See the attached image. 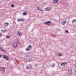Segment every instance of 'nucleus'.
Returning a JSON list of instances; mask_svg holds the SVG:
<instances>
[{"mask_svg":"<svg viewBox=\"0 0 76 76\" xmlns=\"http://www.w3.org/2000/svg\"><path fill=\"white\" fill-rule=\"evenodd\" d=\"M13 46L14 48H16V47H17V43H14L13 44Z\"/></svg>","mask_w":76,"mask_h":76,"instance_id":"obj_7","label":"nucleus"},{"mask_svg":"<svg viewBox=\"0 0 76 76\" xmlns=\"http://www.w3.org/2000/svg\"><path fill=\"white\" fill-rule=\"evenodd\" d=\"M35 65L36 66V67H37V64H36Z\"/></svg>","mask_w":76,"mask_h":76,"instance_id":"obj_36","label":"nucleus"},{"mask_svg":"<svg viewBox=\"0 0 76 76\" xmlns=\"http://www.w3.org/2000/svg\"><path fill=\"white\" fill-rule=\"evenodd\" d=\"M17 42L18 43V44H19V43H20V42H19V40H18L17 41Z\"/></svg>","mask_w":76,"mask_h":76,"instance_id":"obj_26","label":"nucleus"},{"mask_svg":"<svg viewBox=\"0 0 76 76\" xmlns=\"http://www.w3.org/2000/svg\"><path fill=\"white\" fill-rule=\"evenodd\" d=\"M45 24L46 25H51L50 23H51V21H48L47 22H44Z\"/></svg>","mask_w":76,"mask_h":76,"instance_id":"obj_1","label":"nucleus"},{"mask_svg":"<svg viewBox=\"0 0 76 76\" xmlns=\"http://www.w3.org/2000/svg\"><path fill=\"white\" fill-rule=\"evenodd\" d=\"M32 61V59L31 58V60H30L29 61V62H31V61Z\"/></svg>","mask_w":76,"mask_h":76,"instance_id":"obj_24","label":"nucleus"},{"mask_svg":"<svg viewBox=\"0 0 76 76\" xmlns=\"http://www.w3.org/2000/svg\"><path fill=\"white\" fill-rule=\"evenodd\" d=\"M58 55L59 56H62V54H61V53H59L58 54Z\"/></svg>","mask_w":76,"mask_h":76,"instance_id":"obj_21","label":"nucleus"},{"mask_svg":"<svg viewBox=\"0 0 76 76\" xmlns=\"http://www.w3.org/2000/svg\"><path fill=\"white\" fill-rule=\"evenodd\" d=\"M28 57H31V55H28Z\"/></svg>","mask_w":76,"mask_h":76,"instance_id":"obj_34","label":"nucleus"},{"mask_svg":"<svg viewBox=\"0 0 76 76\" xmlns=\"http://www.w3.org/2000/svg\"><path fill=\"white\" fill-rule=\"evenodd\" d=\"M4 58V59H5V60H9V57H8V56H7L5 55H4L3 56Z\"/></svg>","mask_w":76,"mask_h":76,"instance_id":"obj_3","label":"nucleus"},{"mask_svg":"<svg viewBox=\"0 0 76 76\" xmlns=\"http://www.w3.org/2000/svg\"><path fill=\"white\" fill-rule=\"evenodd\" d=\"M17 34L19 36H21V35H22V33H21V32L18 31V33H17Z\"/></svg>","mask_w":76,"mask_h":76,"instance_id":"obj_8","label":"nucleus"},{"mask_svg":"<svg viewBox=\"0 0 76 76\" xmlns=\"http://www.w3.org/2000/svg\"><path fill=\"white\" fill-rule=\"evenodd\" d=\"M27 69L28 70H30L31 69H32V66L30 65H27V66H26Z\"/></svg>","mask_w":76,"mask_h":76,"instance_id":"obj_4","label":"nucleus"},{"mask_svg":"<svg viewBox=\"0 0 76 76\" xmlns=\"http://www.w3.org/2000/svg\"><path fill=\"white\" fill-rule=\"evenodd\" d=\"M21 21H22V22H24V19H21Z\"/></svg>","mask_w":76,"mask_h":76,"instance_id":"obj_23","label":"nucleus"},{"mask_svg":"<svg viewBox=\"0 0 76 76\" xmlns=\"http://www.w3.org/2000/svg\"><path fill=\"white\" fill-rule=\"evenodd\" d=\"M50 10V8H46L45 9V11H49Z\"/></svg>","mask_w":76,"mask_h":76,"instance_id":"obj_12","label":"nucleus"},{"mask_svg":"<svg viewBox=\"0 0 76 76\" xmlns=\"http://www.w3.org/2000/svg\"><path fill=\"white\" fill-rule=\"evenodd\" d=\"M71 47H72V48H73V45H72Z\"/></svg>","mask_w":76,"mask_h":76,"instance_id":"obj_33","label":"nucleus"},{"mask_svg":"<svg viewBox=\"0 0 76 76\" xmlns=\"http://www.w3.org/2000/svg\"><path fill=\"white\" fill-rule=\"evenodd\" d=\"M9 38V36H8L6 37V38L8 39V38Z\"/></svg>","mask_w":76,"mask_h":76,"instance_id":"obj_28","label":"nucleus"},{"mask_svg":"<svg viewBox=\"0 0 76 76\" xmlns=\"http://www.w3.org/2000/svg\"><path fill=\"white\" fill-rule=\"evenodd\" d=\"M9 24L8 22H6L4 24V28H7V26H8V25H9Z\"/></svg>","mask_w":76,"mask_h":76,"instance_id":"obj_2","label":"nucleus"},{"mask_svg":"<svg viewBox=\"0 0 76 76\" xmlns=\"http://www.w3.org/2000/svg\"><path fill=\"white\" fill-rule=\"evenodd\" d=\"M51 67H55V64H53V65H51Z\"/></svg>","mask_w":76,"mask_h":76,"instance_id":"obj_18","label":"nucleus"},{"mask_svg":"<svg viewBox=\"0 0 76 76\" xmlns=\"http://www.w3.org/2000/svg\"><path fill=\"white\" fill-rule=\"evenodd\" d=\"M1 35H2V34L0 33V37H1Z\"/></svg>","mask_w":76,"mask_h":76,"instance_id":"obj_32","label":"nucleus"},{"mask_svg":"<svg viewBox=\"0 0 76 76\" xmlns=\"http://www.w3.org/2000/svg\"><path fill=\"white\" fill-rule=\"evenodd\" d=\"M1 31H2V32H3V33H5L6 31H7V30H1Z\"/></svg>","mask_w":76,"mask_h":76,"instance_id":"obj_15","label":"nucleus"},{"mask_svg":"<svg viewBox=\"0 0 76 76\" xmlns=\"http://www.w3.org/2000/svg\"><path fill=\"white\" fill-rule=\"evenodd\" d=\"M40 10V11H41L42 12V11H43V10H41V9H40V10Z\"/></svg>","mask_w":76,"mask_h":76,"instance_id":"obj_30","label":"nucleus"},{"mask_svg":"<svg viewBox=\"0 0 76 76\" xmlns=\"http://www.w3.org/2000/svg\"><path fill=\"white\" fill-rule=\"evenodd\" d=\"M17 20L19 22H20L21 21V19H18Z\"/></svg>","mask_w":76,"mask_h":76,"instance_id":"obj_19","label":"nucleus"},{"mask_svg":"<svg viewBox=\"0 0 76 76\" xmlns=\"http://www.w3.org/2000/svg\"><path fill=\"white\" fill-rule=\"evenodd\" d=\"M75 69H76V64H75Z\"/></svg>","mask_w":76,"mask_h":76,"instance_id":"obj_31","label":"nucleus"},{"mask_svg":"<svg viewBox=\"0 0 76 76\" xmlns=\"http://www.w3.org/2000/svg\"><path fill=\"white\" fill-rule=\"evenodd\" d=\"M68 72L69 74H70V75H72V69H68Z\"/></svg>","mask_w":76,"mask_h":76,"instance_id":"obj_6","label":"nucleus"},{"mask_svg":"<svg viewBox=\"0 0 76 76\" xmlns=\"http://www.w3.org/2000/svg\"><path fill=\"white\" fill-rule=\"evenodd\" d=\"M17 26H18V24L17 25Z\"/></svg>","mask_w":76,"mask_h":76,"instance_id":"obj_37","label":"nucleus"},{"mask_svg":"<svg viewBox=\"0 0 76 76\" xmlns=\"http://www.w3.org/2000/svg\"><path fill=\"white\" fill-rule=\"evenodd\" d=\"M26 57H28V55H26Z\"/></svg>","mask_w":76,"mask_h":76,"instance_id":"obj_35","label":"nucleus"},{"mask_svg":"<svg viewBox=\"0 0 76 76\" xmlns=\"http://www.w3.org/2000/svg\"><path fill=\"white\" fill-rule=\"evenodd\" d=\"M28 14V13L26 12H24L23 13V15H24V16H26V15H27V14Z\"/></svg>","mask_w":76,"mask_h":76,"instance_id":"obj_16","label":"nucleus"},{"mask_svg":"<svg viewBox=\"0 0 76 76\" xmlns=\"http://www.w3.org/2000/svg\"><path fill=\"white\" fill-rule=\"evenodd\" d=\"M67 64V62H64L62 63H61V65L62 66H66V65Z\"/></svg>","mask_w":76,"mask_h":76,"instance_id":"obj_5","label":"nucleus"},{"mask_svg":"<svg viewBox=\"0 0 76 76\" xmlns=\"http://www.w3.org/2000/svg\"><path fill=\"white\" fill-rule=\"evenodd\" d=\"M0 50H1V51H3V52H5L6 51H5V50H4L1 47H0Z\"/></svg>","mask_w":76,"mask_h":76,"instance_id":"obj_10","label":"nucleus"},{"mask_svg":"<svg viewBox=\"0 0 76 76\" xmlns=\"http://www.w3.org/2000/svg\"><path fill=\"white\" fill-rule=\"evenodd\" d=\"M3 56L1 54H0V57H1Z\"/></svg>","mask_w":76,"mask_h":76,"instance_id":"obj_27","label":"nucleus"},{"mask_svg":"<svg viewBox=\"0 0 76 76\" xmlns=\"http://www.w3.org/2000/svg\"><path fill=\"white\" fill-rule=\"evenodd\" d=\"M11 7L12 8H13V7H14V5H13V4H12L11 5Z\"/></svg>","mask_w":76,"mask_h":76,"instance_id":"obj_22","label":"nucleus"},{"mask_svg":"<svg viewBox=\"0 0 76 76\" xmlns=\"http://www.w3.org/2000/svg\"><path fill=\"white\" fill-rule=\"evenodd\" d=\"M65 32H66V33H68V31L67 30H66Z\"/></svg>","mask_w":76,"mask_h":76,"instance_id":"obj_25","label":"nucleus"},{"mask_svg":"<svg viewBox=\"0 0 76 76\" xmlns=\"http://www.w3.org/2000/svg\"><path fill=\"white\" fill-rule=\"evenodd\" d=\"M1 69L2 71H4L5 70V68L4 67H2L1 68Z\"/></svg>","mask_w":76,"mask_h":76,"instance_id":"obj_14","label":"nucleus"},{"mask_svg":"<svg viewBox=\"0 0 76 76\" xmlns=\"http://www.w3.org/2000/svg\"><path fill=\"white\" fill-rule=\"evenodd\" d=\"M28 47L29 48H32V47L31 45H29L28 46Z\"/></svg>","mask_w":76,"mask_h":76,"instance_id":"obj_17","label":"nucleus"},{"mask_svg":"<svg viewBox=\"0 0 76 76\" xmlns=\"http://www.w3.org/2000/svg\"><path fill=\"white\" fill-rule=\"evenodd\" d=\"M66 23V21H63L62 22V25H65Z\"/></svg>","mask_w":76,"mask_h":76,"instance_id":"obj_13","label":"nucleus"},{"mask_svg":"<svg viewBox=\"0 0 76 76\" xmlns=\"http://www.w3.org/2000/svg\"><path fill=\"white\" fill-rule=\"evenodd\" d=\"M37 9H38V10H40V9H39V7H37Z\"/></svg>","mask_w":76,"mask_h":76,"instance_id":"obj_29","label":"nucleus"},{"mask_svg":"<svg viewBox=\"0 0 76 76\" xmlns=\"http://www.w3.org/2000/svg\"><path fill=\"white\" fill-rule=\"evenodd\" d=\"M58 0H53V3H57V2H58Z\"/></svg>","mask_w":76,"mask_h":76,"instance_id":"obj_11","label":"nucleus"},{"mask_svg":"<svg viewBox=\"0 0 76 76\" xmlns=\"http://www.w3.org/2000/svg\"><path fill=\"white\" fill-rule=\"evenodd\" d=\"M76 20H74L73 21H72V22L74 23V22H76Z\"/></svg>","mask_w":76,"mask_h":76,"instance_id":"obj_20","label":"nucleus"},{"mask_svg":"<svg viewBox=\"0 0 76 76\" xmlns=\"http://www.w3.org/2000/svg\"><path fill=\"white\" fill-rule=\"evenodd\" d=\"M26 51H30V50H31V49L30 48H29L28 47L26 48Z\"/></svg>","mask_w":76,"mask_h":76,"instance_id":"obj_9","label":"nucleus"}]
</instances>
